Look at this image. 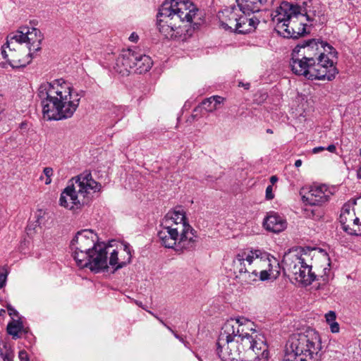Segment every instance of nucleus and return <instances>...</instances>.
I'll return each instance as SVG.
<instances>
[{
  "label": "nucleus",
  "mask_w": 361,
  "mask_h": 361,
  "mask_svg": "<svg viewBox=\"0 0 361 361\" xmlns=\"http://www.w3.org/2000/svg\"><path fill=\"white\" fill-rule=\"evenodd\" d=\"M241 12L243 15L240 14L234 31L240 34H245L254 31L259 23V20L256 17L248 18L247 15H250L251 13H244L243 11Z\"/></svg>",
  "instance_id": "obj_22"
},
{
  "label": "nucleus",
  "mask_w": 361,
  "mask_h": 361,
  "mask_svg": "<svg viewBox=\"0 0 361 361\" xmlns=\"http://www.w3.org/2000/svg\"><path fill=\"white\" fill-rule=\"evenodd\" d=\"M326 149L330 152H335L336 150V147L334 145H330L326 147Z\"/></svg>",
  "instance_id": "obj_43"
},
{
  "label": "nucleus",
  "mask_w": 361,
  "mask_h": 361,
  "mask_svg": "<svg viewBox=\"0 0 361 361\" xmlns=\"http://www.w3.org/2000/svg\"><path fill=\"white\" fill-rule=\"evenodd\" d=\"M238 8L244 13H256L271 7L276 0H235Z\"/></svg>",
  "instance_id": "obj_20"
},
{
  "label": "nucleus",
  "mask_w": 361,
  "mask_h": 361,
  "mask_svg": "<svg viewBox=\"0 0 361 361\" xmlns=\"http://www.w3.org/2000/svg\"><path fill=\"white\" fill-rule=\"evenodd\" d=\"M27 126V123H21L20 124V128H25V126Z\"/></svg>",
  "instance_id": "obj_49"
},
{
  "label": "nucleus",
  "mask_w": 361,
  "mask_h": 361,
  "mask_svg": "<svg viewBox=\"0 0 361 361\" xmlns=\"http://www.w3.org/2000/svg\"><path fill=\"white\" fill-rule=\"evenodd\" d=\"M359 221V219L354 216L353 219L352 220L351 227L355 228V226H357V229H358V226L360 225Z\"/></svg>",
  "instance_id": "obj_41"
},
{
  "label": "nucleus",
  "mask_w": 361,
  "mask_h": 361,
  "mask_svg": "<svg viewBox=\"0 0 361 361\" xmlns=\"http://www.w3.org/2000/svg\"><path fill=\"white\" fill-rule=\"evenodd\" d=\"M8 271L6 267H0V289L6 286Z\"/></svg>",
  "instance_id": "obj_32"
},
{
  "label": "nucleus",
  "mask_w": 361,
  "mask_h": 361,
  "mask_svg": "<svg viewBox=\"0 0 361 361\" xmlns=\"http://www.w3.org/2000/svg\"><path fill=\"white\" fill-rule=\"evenodd\" d=\"M359 227L361 228V224L359 225Z\"/></svg>",
  "instance_id": "obj_54"
},
{
  "label": "nucleus",
  "mask_w": 361,
  "mask_h": 361,
  "mask_svg": "<svg viewBox=\"0 0 361 361\" xmlns=\"http://www.w3.org/2000/svg\"><path fill=\"white\" fill-rule=\"evenodd\" d=\"M341 214H345L349 216L350 217H354L355 216V214L353 211H351L350 206L349 204H344V206L342 208Z\"/></svg>",
  "instance_id": "obj_34"
},
{
  "label": "nucleus",
  "mask_w": 361,
  "mask_h": 361,
  "mask_svg": "<svg viewBox=\"0 0 361 361\" xmlns=\"http://www.w3.org/2000/svg\"><path fill=\"white\" fill-rule=\"evenodd\" d=\"M267 133L272 134V133H273V130H272L271 129H270V128H268V129L267 130Z\"/></svg>",
  "instance_id": "obj_50"
},
{
  "label": "nucleus",
  "mask_w": 361,
  "mask_h": 361,
  "mask_svg": "<svg viewBox=\"0 0 361 361\" xmlns=\"http://www.w3.org/2000/svg\"><path fill=\"white\" fill-rule=\"evenodd\" d=\"M240 9L238 10L235 6L226 7L222 11H219L217 17L221 23V26L225 30H233L237 24L238 18L240 16L239 12Z\"/></svg>",
  "instance_id": "obj_19"
},
{
  "label": "nucleus",
  "mask_w": 361,
  "mask_h": 361,
  "mask_svg": "<svg viewBox=\"0 0 361 361\" xmlns=\"http://www.w3.org/2000/svg\"><path fill=\"white\" fill-rule=\"evenodd\" d=\"M43 173L46 176L45 184H50L51 183V176H53V169L51 167H45L43 170Z\"/></svg>",
  "instance_id": "obj_33"
},
{
  "label": "nucleus",
  "mask_w": 361,
  "mask_h": 361,
  "mask_svg": "<svg viewBox=\"0 0 361 361\" xmlns=\"http://www.w3.org/2000/svg\"><path fill=\"white\" fill-rule=\"evenodd\" d=\"M18 357L20 359V361H30V358H29V356H28V354L27 353L23 350H20L18 353Z\"/></svg>",
  "instance_id": "obj_36"
},
{
  "label": "nucleus",
  "mask_w": 361,
  "mask_h": 361,
  "mask_svg": "<svg viewBox=\"0 0 361 361\" xmlns=\"http://www.w3.org/2000/svg\"><path fill=\"white\" fill-rule=\"evenodd\" d=\"M329 324L330 326V329H331V331L332 333H338V332H339L340 327H339V324H338V322H336L335 321V322H331V323H330Z\"/></svg>",
  "instance_id": "obj_37"
},
{
  "label": "nucleus",
  "mask_w": 361,
  "mask_h": 361,
  "mask_svg": "<svg viewBox=\"0 0 361 361\" xmlns=\"http://www.w3.org/2000/svg\"><path fill=\"white\" fill-rule=\"evenodd\" d=\"M243 344L252 349L257 355L254 361H268V346L263 336L256 334L251 338H247V343Z\"/></svg>",
  "instance_id": "obj_17"
},
{
  "label": "nucleus",
  "mask_w": 361,
  "mask_h": 361,
  "mask_svg": "<svg viewBox=\"0 0 361 361\" xmlns=\"http://www.w3.org/2000/svg\"><path fill=\"white\" fill-rule=\"evenodd\" d=\"M282 262L289 276L302 285H310L317 279V275L312 271V266L305 262V259L297 250L286 253Z\"/></svg>",
  "instance_id": "obj_10"
},
{
  "label": "nucleus",
  "mask_w": 361,
  "mask_h": 361,
  "mask_svg": "<svg viewBox=\"0 0 361 361\" xmlns=\"http://www.w3.org/2000/svg\"><path fill=\"white\" fill-rule=\"evenodd\" d=\"M7 307V310H8V314L11 317L13 316H15V317H18V312L16 310H15L11 305H8L6 306Z\"/></svg>",
  "instance_id": "obj_40"
},
{
  "label": "nucleus",
  "mask_w": 361,
  "mask_h": 361,
  "mask_svg": "<svg viewBox=\"0 0 361 361\" xmlns=\"http://www.w3.org/2000/svg\"><path fill=\"white\" fill-rule=\"evenodd\" d=\"M357 176L360 179H361V167L357 171Z\"/></svg>",
  "instance_id": "obj_48"
},
{
  "label": "nucleus",
  "mask_w": 361,
  "mask_h": 361,
  "mask_svg": "<svg viewBox=\"0 0 361 361\" xmlns=\"http://www.w3.org/2000/svg\"><path fill=\"white\" fill-rule=\"evenodd\" d=\"M138 52L131 49L123 50L116 59L114 66L116 71L125 75L133 70L135 68Z\"/></svg>",
  "instance_id": "obj_16"
},
{
  "label": "nucleus",
  "mask_w": 361,
  "mask_h": 361,
  "mask_svg": "<svg viewBox=\"0 0 361 361\" xmlns=\"http://www.w3.org/2000/svg\"><path fill=\"white\" fill-rule=\"evenodd\" d=\"M263 226L268 231L279 233L286 228L287 221L283 215L271 211L267 212V216L264 219Z\"/></svg>",
  "instance_id": "obj_18"
},
{
  "label": "nucleus",
  "mask_w": 361,
  "mask_h": 361,
  "mask_svg": "<svg viewBox=\"0 0 361 361\" xmlns=\"http://www.w3.org/2000/svg\"><path fill=\"white\" fill-rule=\"evenodd\" d=\"M214 101L212 100V97H209L207 99H205L202 101L201 103V106L207 111L208 112H212L215 111L217 107L214 106Z\"/></svg>",
  "instance_id": "obj_30"
},
{
  "label": "nucleus",
  "mask_w": 361,
  "mask_h": 361,
  "mask_svg": "<svg viewBox=\"0 0 361 361\" xmlns=\"http://www.w3.org/2000/svg\"><path fill=\"white\" fill-rule=\"evenodd\" d=\"M195 233L188 224L183 209L178 207L166 214L161 223L157 236L165 247L183 252L195 248L197 242Z\"/></svg>",
  "instance_id": "obj_4"
},
{
  "label": "nucleus",
  "mask_w": 361,
  "mask_h": 361,
  "mask_svg": "<svg viewBox=\"0 0 361 361\" xmlns=\"http://www.w3.org/2000/svg\"><path fill=\"white\" fill-rule=\"evenodd\" d=\"M199 107H197L194 109V111H196Z\"/></svg>",
  "instance_id": "obj_53"
},
{
  "label": "nucleus",
  "mask_w": 361,
  "mask_h": 361,
  "mask_svg": "<svg viewBox=\"0 0 361 361\" xmlns=\"http://www.w3.org/2000/svg\"><path fill=\"white\" fill-rule=\"evenodd\" d=\"M303 7L307 10V15L310 13L312 16L311 20H306L311 23H313L315 20L316 11L313 8L311 1H303L301 5L295 4V8H303Z\"/></svg>",
  "instance_id": "obj_28"
},
{
  "label": "nucleus",
  "mask_w": 361,
  "mask_h": 361,
  "mask_svg": "<svg viewBox=\"0 0 361 361\" xmlns=\"http://www.w3.org/2000/svg\"><path fill=\"white\" fill-rule=\"evenodd\" d=\"M198 11L189 0H166L157 15V28L166 38L185 41L201 24Z\"/></svg>",
  "instance_id": "obj_1"
},
{
  "label": "nucleus",
  "mask_w": 361,
  "mask_h": 361,
  "mask_svg": "<svg viewBox=\"0 0 361 361\" xmlns=\"http://www.w3.org/2000/svg\"><path fill=\"white\" fill-rule=\"evenodd\" d=\"M333 192L325 184L313 185L306 195L302 196V200L307 204L319 206L327 202Z\"/></svg>",
  "instance_id": "obj_14"
},
{
  "label": "nucleus",
  "mask_w": 361,
  "mask_h": 361,
  "mask_svg": "<svg viewBox=\"0 0 361 361\" xmlns=\"http://www.w3.org/2000/svg\"><path fill=\"white\" fill-rule=\"evenodd\" d=\"M129 40L133 42H136L138 40V35L135 32H133L129 37Z\"/></svg>",
  "instance_id": "obj_42"
},
{
  "label": "nucleus",
  "mask_w": 361,
  "mask_h": 361,
  "mask_svg": "<svg viewBox=\"0 0 361 361\" xmlns=\"http://www.w3.org/2000/svg\"><path fill=\"white\" fill-rule=\"evenodd\" d=\"M235 278L242 284H252L257 281H266L273 274V267L279 265L276 258L268 252L250 249L238 253L233 262Z\"/></svg>",
  "instance_id": "obj_5"
},
{
  "label": "nucleus",
  "mask_w": 361,
  "mask_h": 361,
  "mask_svg": "<svg viewBox=\"0 0 361 361\" xmlns=\"http://www.w3.org/2000/svg\"><path fill=\"white\" fill-rule=\"evenodd\" d=\"M94 248V247H90L88 250L81 249V250H76L72 252V256L80 268H85L87 262V256H90L91 254L90 252H92Z\"/></svg>",
  "instance_id": "obj_26"
},
{
  "label": "nucleus",
  "mask_w": 361,
  "mask_h": 361,
  "mask_svg": "<svg viewBox=\"0 0 361 361\" xmlns=\"http://www.w3.org/2000/svg\"><path fill=\"white\" fill-rule=\"evenodd\" d=\"M4 353L0 355V357L3 360V361H13L14 357L13 350L11 347H9L6 349H3Z\"/></svg>",
  "instance_id": "obj_31"
},
{
  "label": "nucleus",
  "mask_w": 361,
  "mask_h": 361,
  "mask_svg": "<svg viewBox=\"0 0 361 361\" xmlns=\"http://www.w3.org/2000/svg\"><path fill=\"white\" fill-rule=\"evenodd\" d=\"M336 317V313L333 311H329L328 313L325 314V318L328 324L335 322Z\"/></svg>",
  "instance_id": "obj_35"
},
{
  "label": "nucleus",
  "mask_w": 361,
  "mask_h": 361,
  "mask_svg": "<svg viewBox=\"0 0 361 361\" xmlns=\"http://www.w3.org/2000/svg\"><path fill=\"white\" fill-rule=\"evenodd\" d=\"M148 312L150 314H152L154 317H155L169 331H171L176 338L178 339L181 343L184 342L185 339L181 336L178 335L176 331H174L169 325H167V324H166L164 322V321L161 317H159V316H157V314H155L154 312H152L151 311H148Z\"/></svg>",
  "instance_id": "obj_29"
},
{
  "label": "nucleus",
  "mask_w": 361,
  "mask_h": 361,
  "mask_svg": "<svg viewBox=\"0 0 361 361\" xmlns=\"http://www.w3.org/2000/svg\"><path fill=\"white\" fill-rule=\"evenodd\" d=\"M319 46H321V51L322 53V63H326L325 61L326 59H329V56L337 58L338 52L336 50L327 42L319 40Z\"/></svg>",
  "instance_id": "obj_27"
},
{
  "label": "nucleus",
  "mask_w": 361,
  "mask_h": 361,
  "mask_svg": "<svg viewBox=\"0 0 361 361\" xmlns=\"http://www.w3.org/2000/svg\"><path fill=\"white\" fill-rule=\"evenodd\" d=\"M249 87H250V84H249V83H247V84H246V85H245V87L246 89H248V88H249Z\"/></svg>",
  "instance_id": "obj_51"
},
{
  "label": "nucleus",
  "mask_w": 361,
  "mask_h": 361,
  "mask_svg": "<svg viewBox=\"0 0 361 361\" xmlns=\"http://www.w3.org/2000/svg\"><path fill=\"white\" fill-rule=\"evenodd\" d=\"M324 149H325V148L323 147H314L313 149L312 152H313V153H318V152H319L321 151H323Z\"/></svg>",
  "instance_id": "obj_44"
},
{
  "label": "nucleus",
  "mask_w": 361,
  "mask_h": 361,
  "mask_svg": "<svg viewBox=\"0 0 361 361\" xmlns=\"http://www.w3.org/2000/svg\"><path fill=\"white\" fill-rule=\"evenodd\" d=\"M6 331L8 334L11 335L15 340L20 338L23 332H26L20 318L18 319H12L7 325Z\"/></svg>",
  "instance_id": "obj_24"
},
{
  "label": "nucleus",
  "mask_w": 361,
  "mask_h": 361,
  "mask_svg": "<svg viewBox=\"0 0 361 361\" xmlns=\"http://www.w3.org/2000/svg\"><path fill=\"white\" fill-rule=\"evenodd\" d=\"M301 165H302V160H300V159H298V160H296V161H295V167L298 168V167H300Z\"/></svg>",
  "instance_id": "obj_46"
},
{
  "label": "nucleus",
  "mask_w": 361,
  "mask_h": 361,
  "mask_svg": "<svg viewBox=\"0 0 361 361\" xmlns=\"http://www.w3.org/2000/svg\"><path fill=\"white\" fill-rule=\"evenodd\" d=\"M97 236L92 230L85 229L78 231L71 243L72 252L81 249L88 250L90 247H94L97 244Z\"/></svg>",
  "instance_id": "obj_15"
},
{
  "label": "nucleus",
  "mask_w": 361,
  "mask_h": 361,
  "mask_svg": "<svg viewBox=\"0 0 361 361\" xmlns=\"http://www.w3.org/2000/svg\"><path fill=\"white\" fill-rule=\"evenodd\" d=\"M272 186L269 185L266 188V198L267 200H272L274 197L273 192H272Z\"/></svg>",
  "instance_id": "obj_38"
},
{
  "label": "nucleus",
  "mask_w": 361,
  "mask_h": 361,
  "mask_svg": "<svg viewBox=\"0 0 361 361\" xmlns=\"http://www.w3.org/2000/svg\"><path fill=\"white\" fill-rule=\"evenodd\" d=\"M305 19H312V16L310 13L307 15L305 8H295V4L288 1L281 2L272 18L276 31L283 37L293 39L307 33Z\"/></svg>",
  "instance_id": "obj_6"
},
{
  "label": "nucleus",
  "mask_w": 361,
  "mask_h": 361,
  "mask_svg": "<svg viewBox=\"0 0 361 361\" xmlns=\"http://www.w3.org/2000/svg\"><path fill=\"white\" fill-rule=\"evenodd\" d=\"M182 343H183V345L186 347V348H189V342H188L187 341L184 340V342H183Z\"/></svg>",
  "instance_id": "obj_47"
},
{
  "label": "nucleus",
  "mask_w": 361,
  "mask_h": 361,
  "mask_svg": "<svg viewBox=\"0 0 361 361\" xmlns=\"http://www.w3.org/2000/svg\"><path fill=\"white\" fill-rule=\"evenodd\" d=\"M278 180V178L276 176H272L271 178H270V182L272 183V184H274L276 182H277Z\"/></svg>",
  "instance_id": "obj_45"
},
{
  "label": "nucleus",
  "mask_w": 361,
  "mask_h": 361,
  "mask_svg": "<svg viewBox=\"0 0 361 361\" xmlns=\"http://www.w3.org/2000/svg\"><path fill=\"white\" fill-rule=\"evenodd\" d=\"M1 54L13 68L25 67L31 61L32 55L23 50L22 45L18 42H9V35L6 43L3 45Z\"/></svg>",
  "instance_id": "obj_12"
},
{
  "label": "nucleus",
  "mask_w": 361,
  "mask_h": 361,
  "mask_svg": "<svg viewBox=\"0 0 361 361\" xmlns=\"http://www.w3.org/2000/svg\"><path fill=\"white\" fill-rule=\"evenodd\" d=\"M282 361H320L322 341L312 329L292 334Z\"/></svg>",
  "instance_id": "obj_7"
},
{
  "label": "nucleus",
  "mask_w": 361,
  "mask_h": 361,
  "mask_svg": "<svg viewBox=\"0 0 361 361\" xmlns=\"http://www.w3.org/2000/svg\"><path fill=\"white\" fill-rule=\"evenodd\" d=\"M108 248L109 247L104 243H97L93 250L90 252V256H87L85 267L95 273L106 269L108 268Z\"/></svg>",
  "instance_id": "obj_13"
},
{
  "label": "nucleus",
  "mask_w": 361,
  "mask_h": 361,
  "mask_svg": "<svg viewBox=\"0 0 361 361\" xmlns=\"http://www.w3.org/2000/svg\"><path fill=\"white\" fill-rule=\"evenodd\" d=\"M350 218V215H340L339 219L343 229L350 235H361V228L359 226L358 229L351 227V223L353 217H351V219Z\"/></svg>",
  "instance_id": "obj_25"
},
{
  "label": "nucleus",
  "mask_w": 361,
  "mask_h": 361,
  "mask_svg": "<svg viewBox=\"0 0 361 361\" xmlns=\"http://www.w3.org/2000/svg\"><path fill=\"white\" fill-rule=\"evenodd\" d=\"M152 60L149 56L139 51L133 70L135 73L142 74L149 71L152 66Z\"/></svg>",
  "instance_id": "obj_23"
},
{
  "label": "nucleus",
  "mask_w": 361,
  "mask_h": 361,
  "mask_svg": "<svg viewBox=\"0 0 361 361\" xmlns=\"http://www.w3.org/2000/svg\"><path fill=\"white\" fill-rule=\"evenodd\" d=\"M123 247L125 254L123 257H122V256L118 257V252L116 250H113L112 252H110L109 264L114 270L121 269L128 264L131 261L132 255L130 245L128 244H124Z\"/></svg>",
  "instance_id": "obj_21"
},
{
  "label": "nucleus",
  "mask_w": 361,
  "mask_h": 361,
  "mask_svg": "<svg viewBox=\"0 0 361 361\" xmlns=\"http://www.w3.org/2000/svg\"><path fill=\"white\" fill-rule=\"evenodd\" d=\"M5 312V310H0V315H1L3 313Z\"/></svg>",
  "instance_id": "obj_52"
},
{
  "label": "nucleus",
  "mask_w": 361,
  "mask_h": 361,
  "mask_svg": "<svg viewBox=\"0 0 361 361\" xmlns=\"http://www.w3.org/2000/svg\"><path fill=\"white\" fill-rule=\"evenodd\" d=\"M319 39H311L298 44L293 50L290 66L293 72L308 80H334L338 73L332 59L322 63Z\"/></svg>",
  "instance_id": "obj_3"
},
{
  "label": "nucleus",
  "mask_w": 361,
  "mask_h": 361,
  "mask_svg": "<svg viewBox=\"0 0 361 361\" xmlns=\"http://www.w3.org/2000/svg\"><path fill=\"white\" fill-rule=\"evenodd\" d=\"M212 100L214 101V106H216L218 108V105L221 104L223 101L224 100V98L220 97V96H213Z\"/></svg>",
  "instance_id": "obj_39"
},
{
  "label": "nucleus",
  "mask_w": 361,
  "mask_h": 361,
  "mask_svg": "<svg viewBox=\"0 0 361 361\" xmlns=\"http://www.w3.org/2000/svg\"><path fill=\"white\" fill-rule=\"evenodd\" d=\"M71 181V184L63 190L59 198L60 205L69 209L87 204L89 195L99 191L102 187L87 171L73 178Z\"/></svg>",
  "instance_id": "obj_8"
},
{
  "label": "nucleus",
  "mask_w": 361,
  "mask_h": 361,
  "mask_svg": "<svg viewBox=\"0 0 361 361\" xmlns=\"http://www.w3.org/2000/svg\"><path fill=\"white\" fill-rule=\"evenodd\" d=\"M42 114L47 121L71 118L76 111L83 92H77L71 84L62 78L44 82L38 88Z\"/></svg>",
  "instance_id": "obj_2"
},
{
  "label": "nucleus",
  "mask_w": 361,
  "mask_h": 361,
  "mask_svg": "<svg viewBox=\"0 0 361 361\" xmlns=\"http://www.w3.org/2000/svg\"><path fill=\"white\" fill-rule=\"evenodd\" d=\"M255 324L250 320L241 317L231 319L227 321L222 327L217 340V353L220 351L237 350L235 338H240L243 343H247V338L257 334L254 329Z\"/></svg>",
  "instance_id": "obj_9"
},
{
  "label": "nucleus",
  "mask_w": 361,
  "mask_h": 361,
  "mask_svg": "<svg viewBox=\"0 0 361 361\" xmlns=\"http://www.w3.org/2000/svg\"><path fill=\"white\" fill-rule=\"evenodd\" d=\"M42 39L40 30L35 27H20L19 30L9 34V42H18L21 45L23 43L26 44L30 55H32V52L41 49Z\"/></svg>",
  "instance_id": "obj_11"
}]
</instances>
